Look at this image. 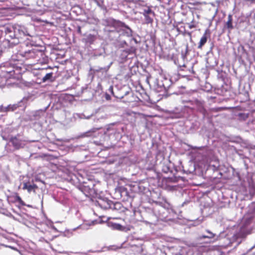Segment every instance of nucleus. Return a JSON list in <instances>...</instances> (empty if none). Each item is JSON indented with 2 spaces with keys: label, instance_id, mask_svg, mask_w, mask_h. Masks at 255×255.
I'll return each instance as SVG.
<instances>
[{
  "label": "nucleus",
  "instance_id": "obj_1",
  "mask_svg": "<svg viewBox=\"0 0 255 255\" xmlns=\"http://www.w3.org/2000/svg\"><path fill=\"white\" fill-rule=\"evenodd\" d=\"M43 55V52L37 49H32L20 54V55L26 60H34L35 62H39L40 60V57Z\"/></svg>",
  "mask_w": 255,
  "mask_h": 255
},
{
  "label": "nucleus",
  "instance_id": "obj_2",
  "mask_svg": "<svg viewBox=\"0 0 255 255\" xmlns=\"http://www.w3.org/2000/svg\"><path fill=\"white\" fill-rule=\"evenodd\" d=\"M120 99L123 103L129 104L135 102L136 97L131 91H129L126 92L125 94L121 96Z\"/></svg>",
  "mask_w": 255,
  "mask_h": 255
},
{
  "label": "nucleus",
  "instance_id": "obj_3",
  "mask_svg": "<svg viewBox=\"0 0 255 255\" xmlns=\"http://www.w3.org/2000/svg\"><path fill=\"white\" fill-rule=\"evenodd\" d=\"M24 140L19 138L17 136H12L9 138V142L16 150L24 147L25 144Z\"/></svg>",
  "mask_w": 255,
  "mask_h": 255
},
{
  "label": "nucleus",
  "instance_id": "obj_4",
  "mask_svg": "<svg viewBox=\"0 0 255 255\" xmlns=\"http://www.w3.org/2000/svg\"><path fill=\"white\" fill-rule=\"evenodd\" d=\"M21 67L17 66L16 68L13 67L10 70H5L2 71V76L6 79L15 78V75L17 74L16 73V70L20 69Z\"/></svg>",
  "mask_w": 255,
  "mask_h": 255
},
{
  "label": "nucleus",
  "instance_id": "obj_5",
  "mask_svg": "<svg viewBox=\"0 0 255 255\" xmlns=\"http://www.w3.org/2000/svg\"><path fill=\"white\" fill-rule=\"evenodd\" d=\"M116 192L120 194L123 200H127L129 196L128 189L123 186H120L116 189Z\"/></svg>",
  "mask_w": 255,
  "mask_h": 255
},
{
  "label": "nucleus",
  "instance_id": "obj_6",
  "mask_svg": "<svg viewBox=\"0 0 255 255\" xmlns=\"http://www.w3.org/2000/svg\"><path fill=\"white\" fill-rule=\"evenodd\" d=\"M210 32L209 29H207L205 31V32H204L203 35L202 36V37L200 39V41H199V42L198 43V49H201L202 48L203 46L204 45V44L207 41V34L210 35Z\"/></svg>",
  "mask_w": 255,
  "mask_h": 255
},
{
  "label": "nucleus",
  "instance_id": "obj_7",
  "mask_svg": "<svg viewBox=\"0 0 255 255\" xmlns=\"http://www.w3.org/2000/svg\"><path fill=\"white\" fill-rule=\"evenodd\" d=\"M38 188V186L35 184H30L29 182H24L23 186L22 189L23 190H27L28 193H30L31 191L35 192L36 189Z\"/></svg>",
  "mask_w": 255,
  "mask_h": 255
},
{
  "label": "nucleus",
  "instance_id": "obj_8",
  "mask_svg": "<svg viewBox=\"0 0 255 255\" xmlns=\"http://www.w3.org/2000/svg\"><path fill=\"white\" fill-rule=\"evenodd\" d=\"M111 203H112V201L107 200L101 199L98 201V205L101 207V208L107 210L111 208Z\"/></svg>",
  "mask_w": 255,
  "mask_h": 255
},
{
  "label": "nucleus",
  "instance_id": "obj_9",
  "mask_svg": "<svg viewBox=\"0 0 255 255\" xmlns=\"http://www.w3.org/2000/svg\"><path fill=\"white\" fill-rule=\"evenodd\" d=\"M225 27L229 30V32L234 28L233 25L232 15L230 14L228 16V20L226 22Z\"/></svg>",
  "mask_w": 255,
  "mask_h": 255
},
{
  "label": "nucleus",
  "instance_id": "obj_10",
  "mask_svg": "<svg viewBox=\"0 0 255 255\" xmlns=\"http://www.w3.org/2000/svg\"><path fill=\"white\" fill-rule=\"evenodd\" d=\"M111 205H112L111 209L113 210H122L123 208L122 204L120 202L114 203L112 202V203H111Z\"/></svg>",
  "mask_w": 255,
  "mask_h": 255
},
{
  "label": "nucleus",
  "instance_id": "obj_11",
  "mask_svg": "<svg viewBox=\"0 0 255 255\" xmlns=\"http://www.w3.org/2000/svg\"><path fill=\"white\" fill-rule=\"evenodd\" d=\"M17 108V106L16 105H9L8 106L6 107L5 108H3V110H2V111L3 112H9V111H14Z\"/></svg>",
  "mask_w": 255,
  "mask_h": 255
},
{
  "label": "nucleus",
  "instance_id": "obj_12",
  "mask_svg": "<svg viewBox=\"0 0 255 255\" xmlns=\"http://www.w3.org/2000/svg\"><path fill=\"white\" fill-rule=\"evenodd\" d=\"M96 40V36L92 34H89L86 38V42L92 44Z\"/></svg>",
  "mask_w": 255,
  "mask_h": 255
},
{
  "label": "nucleus",
  "instance_id": "obj_13",
  "mask_svg": "<svg viewBox=\"0 0 255 255\" xmlns=\"http://www.w3.org/2000/svg\"><path fill=\"white\" fill-rule=\"evenodd\" d=\"M53 73L52 72L47 73L45 75V76H44L42 79V81L43 82H45L48 80H50L53 77Z\"/></svg>",
  "mask_w": 255,
  "mask_h": 255
},
{
  "label": "nucleus",
  "instance_id": "obj_14",
  "mask_svg": "<svg viewBox=\"0 0 255 255\" xmlns=\"http://www.w3.org/2000/svg\"><path fill=\"white\" fill-rule=\"evenodd\" d=\"M15 201L18 202L21 205H25L24 202L23 201L18 194L16 193L14 196Z\"/></svg>",
  "mask_w": 255,
  "mask_h": 255
},
{
  "label": "nucleus",
  "instance_id": "obj_15",
  "mask_svg": "<svg viewBox=\"0 0 255 255\" xmlns=\"http://www.w3.org/2000/svg\"><path fill=\"white\" fill-rule=\"evenodd\" d=\"M143 15H147V14H152V16H154V12L149 7H148L147 9H145L143 10L142 12Z\"/></svg>",
  "mask_w": 255,
  "mask_h": 255
},
{
  "label": "nucleus",
  "instance_id": "obj_16",
  "mask_svg": "<svg viewBox=\"0 0 255 255\" xmlns=\"http://www.w3.org/2000/svg\"><path fill=\"white\" fill-rule=\"evenodd\" d=\"M13 28L10 26L4 27V32L6 34H9L13 33Z\"/></svg>",
  "mask_w": 255,
  "mask_h": 255
},
{
  "label": "nucleus",
  "instance_id": "obj_17",
  "mask_svg": "<svg viewBox=\"0 0 255 255\" xmlns=\"http://www.w3.org/2000/svg\"><path fill=\"white\" fill-rule=\"evenodd\" d=\"M143 16H144L146 23L149 24L153 22V18L150 17L149 14L143 15Z\"/></svg>",
  "mask_w": 255,
  "mask_h": 255
},
{
  "label": "nucleus",
  "instance_id": "obj_18",
  "mask_svg": "<svg viewBox=\"0 0 255 255\" xmlns=\"http://www.w3.org/2000/svg\"><path fill=\"white\" fill-rule=\"evenodd\" d=\"M249 116V114H245V113H239L238 114V117H239L240 119L243 120L244 121H245L247 120Z\"/></svg>",
  "mask_w": 255,
  "mask_h": 255
},
{
  "label": "nucleus",
  "instance_id": "obj_19",
  "mask_svg": "<svg viewBox=\"0 0 255 255\" xmlns=\"http://www.w3.org/2000/svg\"><path fill=\"white\" fill-rule=\"evenodd\" d=\"M136 48L134 46H131L129 49L126 50V52L128 54H133L135 53L136 51Z\"/></svg>",
  "mask_w": 255,
  "mask_h": 255
},
{
  "label": "nucleus",
  "instance_id": "obj_20",
  "mask_svg": "<svg viewBox=\"0 0 255 255\" xmlns=\"http://www.w3.org/2000/svg\"><path fill=\"white\" fill-rule=\"evenodd\" d=\"M114 26H119L121 27H127V26H126L124 23L122 22L119 21H115L114 22Z\"/></svg>",
  "mask_w": 255,
  "mask_h": 255
},
{
  "label": "nucleus",
  "instance_id": "obj_21",
  "mask_svg": "<svg viewBox=\"0 0 255 255\" xmlns=\"http://www.w3.org/2000/svg\"><path fill=\"white\" fill-rule=\"evenodd\" d=\"M113 227L114 229L118 230H122L123 229V227L121 225L116 223L113 225Z\"/></svg>",
  "mask_w": 255,
  "mask_h": 255
},
{
  "label": "nucleus",
  "instance_id": "obj_22",
  "mask_svg": "<svg viewBox=\"0 0 255 255\" xmlns=\"http://www.w3.org/2000/svg\"><path fill=\"white\" fill-rule=\"evenodd\" d=\"M243 1L248 5H252L255 4V0H243Z\"/></svg>",
  "mask_w": 255,
  "mask_h": 255
},
{
  "label": "nucleus",
  "instance_id": "obj_23",
  "mask_svg": "<svg viewBox=\"0 0 255 255\" xmlns=\"http://www.w3.org/2000/svg\"><path fill=\"white\" fill-rule=\"evenodd\" d=\"M208 233L210 234V236L203 235L202 236V238L203 239H206V238L211 239V238H214V237L215 236L214 234H213L212 233H211V232L208 231Z\"/></svg>",
  "mask_w": 255,
  "mask_h": 255
},
{
  "label": "nucleus",
  "instance_id": "obj_24",
  "mask_svg": "<svg viewBox=\"0 0 255 255\" xmlns=\"http://www.w3.org/2000/svg\"><path fill=\"white\" fill-rule=\"evenodd\" d=\"M98 129V128H93L91 129L90 130H89L88 132H87L86 133H90V132L94 133V132H96Z\"/></svg>",
  "mask_w": 255,
  "mask_h": 255
},
{
  "label": "nucleus",
  "instance_id": "obj_25",
  "mask_svg": "<svg viewBox=\"0 0 255 255\" xmlns=\"http://www.w3.org/2000/svg\"><path fill=\"white\" fill-rule=\"evenodd\" d=\"M188 27L190 29H192V28L196 27V25L193 23H191L189 25Z\"/></svg>",
  "mask_w": 255,
  "mask_h": 255
},
{
  "label": "nucleus",
  "instance_id": "obj_26",
  "mask_svg": "<svg viewBox=\"0 0 255 255\" xmlns=\"http://www.w3.org/2000/svg\"><path fill=\"white\" fill-rule=\"evenodd\" d=\"M78 32L80 34H81L82 33V31H81V27L80 26L78 27Z\"/></svg>",
  "mask_w": 255,
  "mask_h": 255
},
{
  "label": "nucleus",
  "instance_id": "obj_27",
  "mask_svg": "<svg viewBox=\"0 0 255 255\" xmlns=\"http://www.w3.org/2000/svg\"><path fill=\"white\" fill-rule=\"evenodd\" d=\"M6 108V107H3V106H2V105H1V106H0V112H4L3 111H2L1 110H3V108Z\"/></svg>",
  "mask_w": 255,
  "mask_h": 255
},
{
  "label": "nucleus",
  "instance_id": "obj_28",
  "mask_svg": "<svg viewBox=\"0 0 255 255\" xmlns=\"http://www.w3.org/2000/svg\"><path fill=\"white\" fill-rule=\"evenodd\" d=\"M132 40H134L135 43H137V41H136V39L133 38H132Z\"/></svg>",
  "mask_w": 255,
  "mask_h": 255
},
{
  "label": "nucleus",
  "instance_id": "obj_29",
  "mask_svg": "<svg viewBox=\"0 0 255 255\" xmlns=\"http://www.w3.org/2000/svg\"><path fill=\"white\" fill-rule=\"evenodd\" d=\"M13 36H14L13 34V35H11V34L9 35V37H11V38H13Z\"/></svg>",
  "mask_w": 255,
  "mask_h": 255
},
{
  "label": "nucleus",
  "instance_id": "obj_30",
  "mask_svg": "<svg viewBox=\"0 0 255 255\" xmlns=\"http://www.w3.org/2000/svg\"><path fill=\"white\" fill-rule=\"evenodd\" d=\"M188 34L191 36V33H188Z\"/></svg>",
  "mask_w": 255,
  "mask_h": 255
},
{
  "label": "nucleus",
  "instance_id": "obj_31",
  "mask_svg": "<svg viewBox=\"0 0 255 255\" xmlns=\"http://www.w3.org/2000/svg\"><path fill=\"white\" fill-rule=\"evenodd\" d=\"M197 103H199V104H201V105H202V103H201L199 102L198 101H197Z\"/></svg>",
  "mask_w": 255,
  "mask_h": 255
},
{
  "label": "nucleus",
  "instance_id": "obj_32",
  "mask_svg": "<svg viewBox=\"0 0 255 255\" xmlns=\"http://www.w3.org/2000/svg\"><path fill=\"white\" fill-rule=\"evenodd\" d=\"M95 2H98L97 0H94Z\"/></svg>",
  "mask_w": 255,
  "mask_h": 255
},
{
  "label": "nucleus",
  "instance_id": "obj_33",
  "mask_svg": "<svg viewBox=\"0 0 255 255\" xmlns=\"http://www.w3.org/2000/svg\"><path fill=\"white\" fill-rule=\"evenodd\" d=\"M223 252H222V253H221V254L220 255H223Z\"/></svg>",
  "mask_w": 255,
  "mask_h": 255
},
{
  "label": "nucleus",
  "instance_id": "obj_34",
  "mask_svg": "<svg viewBox=\"0 0 255 255\" xmlns=\"http://www.w3.org/2000/svg\"><path fill=\"white\" fill-rule=\"evenodd\" d=\"M138 1H141V0H138ZM141 1H143V0H141Z\"/></svg>",
  "mask_w": 255,
  "mask_h": 255
},
{
  "label": "nucleus",
  "instance_id": "obj_35",
  "mask_svg": "<svg viewBox=\"0 0 255 255\" xmlns=\"http://www.w3.org/2000/svg\"><path fill=\"white\" fill-rule=\"evenodd\" d=\"M125 44L127 45L126 42H124Z\"/></svg>",
  "mask_w": 255,
  "mask_h": 255
}]
</instances>
